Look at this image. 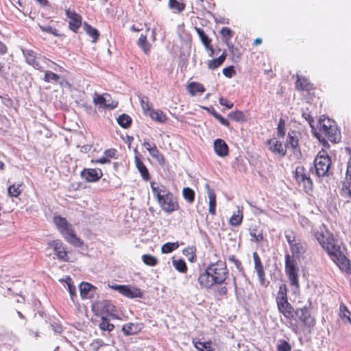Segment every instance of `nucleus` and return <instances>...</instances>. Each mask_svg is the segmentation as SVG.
Segmentation results:
<instances>
[{
    "mask_svg": "<svg viewBox=\"0 0 351 351\" xmlns=\"http://www.w3.org/2000/svg\"><path fill=\"white\" fill-rule=\"evenodd\" d=\"M220 33L221 36L223 37L224 41L226 43H228L231 37L232 36V30L228 27H223Z\"/></svg>",
    "mask_w": 351,
    "mask_h": 351,
    "instance_id": "49",
    "label": "nucleus"
},
{
    "mask_svg": "<svg viewBox=\"0 0 351 351\" xmlns=\"http://www.w3.org/2000/svg\"><path fill=\"white\" fill-rule=\"evenodd\" d=\"M285 237L293 256L299 257L304 253L306 250L305 243H302L300 239H297L292 232H286Z\"/></svg>",
    "mask_w": 351,
    "mask_h": 351,
    "instance_id": "10",
    "label": "nucleus"
},
{
    "mask_svg": "<svg viewBox=\"0 0 351 351\" xmlns=\"http://www.w3.org/2000/svg\"><path fill=\"white\" fill-rule=\"evenodd\" d=\"M255 269L257 273L260 282H261V284L263 285L264 283L265 279V271H264L263 265H261L255 267Z\"/></svg>",
    "mask_w": 351,
    "mask_h": 351,
    "instance_id": "51",
    "label": "nucleus"
},
{
    "mask_svg": "<svg viewBox=\"0 0 351 351\" xmlns=\"http://www.w3.org/2000/svg\"><path fill=\"white\" fill-rule=\"evenodd\" d=\"M138 45L143 49L145 53H148L149 51V45L147 43L146 36L141 35L138 40Z\"/></svg>",
    "mask_w": 351,
    "mask_h": 351,
    "instance_id": "46",
    "label": "nucleus"
},
{
    "mask_svg": "<svg viewBox=\"0 0 351 351\" xmlns=\"http://www.w3.org/2000/svg\"><path fill=\"white\" fill-rule=\"evenodd\" d=\"M99 328L102 330L112 331L114 326L112 324H110L106 317H102L101 321L99 323Z\"/></svg>",
    "mask_w": 351,
    "mask_h": 351,
    "instance_id": "45",
    "label": "nucleus"
},
{
    "mask_svg": "<svg viewBox=\"0 0 351 351\" xmlns=\"http://www.w3.org/2000/svg\"><path fill=\"white\" fill-rule=\"evenodd\" d=\"M106 98H110V95H108V94H105L104 95H97L94 97V103L95 104H99L101 106L110 108L111 109H113L117 106L118 101H117L115 100H112L111 103H106Z\"/></svg>",
    "mask_w": 351,
    "mask_h": 351,
    "instance_id": "19",
    "label": "nucleus"
},
{
    "mask_svg": "<svg viewBox=\"0 0 351 351\" xmlns=\"http://www.w3.org/2000/svg\"><path fill=\"white\" fill-rule=\"evenodd\" d=\"M84 29L86 32L93 38V42H96L99 36L97 30L86 23L84 25Z\"/></svg>",
    "mask_w": 351,
    "mask_h": 351,
    "instance_id": "37",
    "label": "nucleus"
},
{
    "mask_svg": "<svg viewBox=\"0 0 351 351\" xmlns=\"http://www.w3.org/2000/svg\"><path fill=\"white\" fill-rule=\"evenodd\" d=\"M117 122L120 126L123 128H128L132 123V119L126 114H122L117 119Z\"/></svg>",
    "mask_w": 351,
    "mask_h": 351,
    "instance_id": "33",
    "label": "nucleus"
},
{
    "mask_svg": "<svg viewBox=\"0 0 351 351\" xmlns=\"http://www.w3.org/2000/svg\"><path fill=\"white\" fill-rule=\"evenodd\" d=\"M285 148L291 147L293 149H297L298 146V135L295 131L289 132L285 144Z\"/></svg>",
    "mask_w": 351,
    "mask_h": 351,
    "instance_id": "24",
    "label": "nucleus"
},
{
    "mask_svg": "<svg viewBox=\"0 0 351 351\" xmlns=\"http://www.w3.org/2000/svg\"><path fill=\"white\" fill-rule=\"evenodd\" d=\"M195 347L199 351H213L211 348L210 341L201 342L197 341L194 343Z\"/></svg>",
    "mask_w": 351,
    "mask_h": 351,
    "instance_id": "40",
    "label": "nucleus"
},
{
    "mask_svg": "<svg viewBox=\"0 0 351 351\" xmlns=\"http://www.w3.org/2000/svg\"><path fill=\"white\" fill-rule=\"evenodd\" d=\"M213 114L220 122L221 124L227 127L229 126V121L226 119L223 118L221 114H218L215 111L213 112Z\"/></svg>",
    "mask_w": 351,
    "mask_h": 351,
    "instance_id": "55",
    "label": "nucleus"
},
{
    "mask_svg": "<svg viewBox=\"0 0 351 351\" xmlns=\"http://www.w3.org/2000/svg\"><path fill=\"white\" fill-rule=\"evenodd\" d=\"M151 188L154 196L165 212L170 213L178 209L179 206L176 197L165 186L152 182Z\"/></svg>",
    "mask_w": 351,
    "mask_h": 351,
    "instance_id": "3",
    "label": "nucleus"
},
{
    "mask_svg": "<svg viewBox=\"0 0 351 351\" xmlns=\"http://www.w3.org/2000/svg\"><path fill=\"white\" fill-rule=\"evenodd\" d=\"M142 260L145 265L152 267L155 266L158 263L157 258L155 256L150 254L143 255Z\"/></svg>",
    "mask_w": 351,
    "mask_h": 351,
    "instance_id": "39",
    "label": "nucleus"
},
{
    "mask_svg": "<svg viewBox=\"0 0 351 351\" xmlns=\"http://www.w3.org/2000/svg\"><path fill=\"white\" fill-rule=\"evenodd\" d=\"M346 151L350 154V159L347 163L346 174L343 183L341 192L344 197L351 199V149L346 148Z\"/></svg>",
    "mask_w": 351,
    "mask_h": 351,
    "instance_id": "13",
    "label": "nucleus"
},
{
    "mask_svg": "<svg viewBox=\"0 0 351 351\" xmlns=\"http://www.w3.org/2000/svg\"><path fill=\"white\" fill-rule=\"evenodd\" d=\"M39 27L43 32H47L53 35H58L57 30L49 25H39Z\"/></svg>",
    "mask_w": 351,
    "mask_h": 351,
    "instance_id": "54",
    "label": "nucleus"
},
{
    "mask_svg": "<svg viewBox=\"0 0 351 351\" xmlns=\"http://www.w3.org/2000/svg\"><path fill=\"white\" fill-rule=\"evenodd\" d=\"M98 306L101 307L108 313H112L114 311V306L108 301H102L97 304Z\"/></svg>",
    "mask_w": 351,
    "mask_h": 351,
    "instance_id": "48",
    "label": "nucleus"
},
{
    "mask_svg": "<svg viewBox=\"0 0 351 351\" xmlns=\"http://www.w3.org/2000/svg\"><path fill=\"white\" fill-rule=\"evenodd\" d=\"M228 116L230 118L238 121L242 119L243 113L239 111L231 112Z\"/></svg>",
    "mask_w": 351,
    "mask_h": 351,
    "instance_id": "56",
    "label": "nucleus"
},
{
    "mask_svg": "<svg viewBox=\"0 0 351 351\" xmlns=\"http://www.w3.org/2000/svg\"><path fill=\"white\" fill-rule=\"evenodd\" d=\"M314 235L340 269L347 273H351L349 260L342 254L340 245L337 241L335 240L332 234L324 226L315 232Z\"/></svg>",
    "mask_w": 351,
    "mask_h": 351,
    "instance_id": "1",
    "label": "nucleus"
},
{
    "mask_svg": "<svg viewBox=\"0 0 351 351\" xmlns=\"http://www.w3.org/2000/svg\"><path fill=\"white\" fill-rule=\"evenodd\" d=\"M182 195L184 199H186L189 202L191 203L194 201L195 193L189 187L184 188L182 190Z\"/></svg>",
    "mask_w": 351,
    "mask_h": 351,
    "instance_id": "43",
    "label": "nucleus"
},
{
    "mask_svg": "<svg viewBox=\"0 0 351 351\" xmlns=\"http://www.w3.org/2000/svg\"><path fill=\"white\" fill-rule=\"evenodd\" d=\"M141 104L145 113H147V112H150L151 110L149 108V104L147 101L144 99V98H142L141 99Z\"/></svg>",
    "mask_w": 351,
    "mask_h": 351,
    "instance_id": "59",
    "label": "nucleus"
},
{
    "mask_svg": "<svg viewBox=\"0 0 351 351\" xmlns=\"http://www.w3.org/2000/svg\"><path fill=\"white\" fill-rule=\"evenodd\" d=\"M53 221L58 230L61 232L63 237L68 243L75 247H80L82 245L83 242L75 234L72 226L67 222L65 218L60 216H55L53 217Z\"/></svg>",
    "mask_w": 351,
    "mask_h": 351,
    "instance_id": "5",
    "label": "nucleus"
},
{
    "mask_svg": "<svg viewBox=\"0 0 351 351\" xmlns=\"http://www.w3.org/2000/svg\"><path fill=\"white\" fill-rule=\"evenodd\" d=\"M226 58V54L223 52L218 58L209 60L208 62V67L211 70L218 68L224 62Z\"/></svg>",
    "mask_w": 351,
    "mask_h": 351,
    "instance_id": "29",
    "label": "nucleus"
},
{
    "mask_svg": "<svg viewBox=\"0 0 351 351\" xmlns=\"http://www.w3.org/2000/svg\"><path fill=\"white\" fill-rule=\"evenodd\" d=\"M47 245L53 250L56 257L59 260L66 262L69 261L66 247L64 246L61 240L56 239L51 241L47 243Z\"/></svg>",
    "mask_w": 351,
    "mask_h": 351,
    "instance_id": "12",
    "label": "nucleus"
},
{
    "mask_svg": "<svg viewBox=\"0 0 351 351\" xmlns=\"http://www.w3.org/2000/svg\"><path fill=\"white\" fill-rule=\"evenodd\" d=\"M268 149L274 154L282 158L286 154L285 146L283 147L282 143L276 138L269 139L267 141Z\"/></svg>",
    "mask_w": 351,
    "mask_h": 351,
    "instance_id": "14",
    "label": "nucleus"
},
{
    "mask_svg": "<svg viewBox=\"0 0 351 351\" xmlns=\"http://www.w3.org/2000/svg\"><path fill=\"white\" fill-rule=\"evenodd\" d=\"M290 327L294 332L298 333L300 332V327L297 324H293L291 321H290Z\"/></svg>",
    "mask_w": 351,
    "mask_h": 351,
    "instance_id": "64",
    "label": "nucleus"
},
{
    "mask_svg": "<svg viewBox=\"0 0 351 351\" xmlns=\"http://www.w3.org/2000/svg\"><path fill=\"white\" fill-rule=\"evenodd\" d=\"M143 146L147 150L149 154L154 158H156L159 163L163 164L165 162L163 155L158 151L154 143H150L149 141H145L143 143Z\"/></svg>",
    "mask_w": 351,
    "mask_h": 351,
    "instance_id": "15",
    "label": "nucleus"
},
{
    "mask_svg": "<svg viewBox=\"0 0 351 351\" xmlns=\"http://www.w3.org/2000/svg\"><path fill=\"white\" fill-rule=\"evenodd\" d=\"M276 303L277 305L280 303H285L286 302H288L287 299V288L286 285L282 284L279 287V290L277 293L276 296Z\"/></svg>",
    "mask_w": 351,
    "mask_h": 351,
    "instance_id": "26",
    "label": "nucleus"
},
{
    "mask_svg": "<svg viewBox=\"0 0 351 351\" xmlns=\"http://www.w3.org/2000/svg\"><path fill=\"white\" fill-rule=\"evenodd\" d=\"M195 30L205 47L207 49H210L211 51V53L213 54V47L210 45V39L208 37L207 35H206L202 29L199 27H195Z\"/></svg>",
    "mask_w": 351,
    "mask_h": 351,
    "instance_id": "27",
    "label": "nucleus"
},
{
    "mask_svg": "<svg viewBox=\"0 0 351 351\" xmlns=\"http://www.w3.org/2000/svg\"><path fill=\"white\" fill-rule=\"evenodd\" d=\"M295 315L301 322L303 330L310 331L311 328L315 324V319L311 315L308 310L306 307L296 309L293 313V317Z\"/></svg>",
    "mask_w": 351,
    "mask_h": 351,
    "instance_id": "9",
    "label": "nucleus"
},
{
    "mask_svg": "<svg viewBox=\"0 0 351 351\" xmlns=\"http://www.w3.org/2000/svg\"><path fill=\"white\" fill-rule=\"evenodd\" d=\"M277 306L279 311L282 313L286 318L289 319L293 318L295 310L289 302L280 303Z\"/></svg>",
    "mask_w": 351,
    "mask_h": 351,
    "instance_id": "22",
    "label": "nucleus"
},
{
    "mask_svg": "<svg viewBox=\"0 0 351 351\" xmlns=\"http://www.w3.org/2000/svg\"><path fill=\"white\" fill-rule=\"evenodd\" d=\"M122 330L125 335H130L136 332V327L133 324H126L123 326Z\"/></svg>",
    "mask_w": 351,
    "mask_h": 351,
    "instance_id": "47",
    "label": "nucleus"
},
{
    "mask_svg": "<svg viewBox=\"0 0 351 351\" xmlns=\"http://www.w3.org/2000/svg\"><path fill=\"white\" fill-rule=\"evenodd\" d=\"M112 289L117 291L119 293L122 294L126 298L133 299L143 297L142 291L135 287L130 285H115L110 287Z\"/></svg>",
    "mask_w": 351,
    "mask_h": 351,
    "instance_id": "11",
    "label": "nucleus"
},
{
    "mask_svg": "<svg viewBox=\"0 0 351 351\" xmlns=\"http://www.w3.org/2000/svg\"><path fill=\"white\" fill-rule=\"evenodd\" d=\"M214 149L215 153L221 157H224L228 154V145L222 139L218 138L214 141Z\"/></svg>",
    "mask_w": 351,
    "mask_h": 351,
    "instance_id": "20",
    "label": "nucleus"
},
{
    "mask_svg": "<svg viewBox=\"0 0 351 351\" xmlns=\"http://www.w3.org/2000/svg\"><path fill=\"white\" fill-rule=\"evenodd\" d=\"M285 270L288 275L291 285L294 286L297 289L299 288L298 276V269L296 267L295 261L289 254L285 256Z\"/></svg>",
    "mask_w": 351,
    "mask_h": 351,
    "instance_id": "7",
    "label": "nucleus"
},
{
    "mask_svg": "<svg viewBox=\"0 0 351 351\" xmlns=\"http://www.w3.org/2000/svg\"><path fill=\"white\" fill-rule=\"evenodd\" d=\"M234 73V66H230L223 69V74L227 77H231Z\"/></svg>",
    "mask_w": 351,
    "mask_h": 351,
    "instance_id": "57",
    "label": "nucleus"
},
{
    "mask_svg": "<svg viewBox=\"0 0 351 351\" xmlns=\"http://www.w3.org/2000/svg\"><path fill=\"white\" fill-rule=\"evenodd\" d=\"M45 73V74L43 80L46 82H57L60 79L59 75L51 71H47Z\"/></svg>",
    "mask_w": 351,
    "mask_h": 351,
    "instance_id": "44",
    "label": "nucleus"
},
{
    "mask_svg": "<svg viewBox=\"0 0 351 351\" xmlns=\"http://www.w3.org/2000/svg\"><path fill=\"white\" fill-rule=\"evenodd\" d=\"M179 247V244L178 242L174 243H166L164 245H162L161 247V252L163 254H168L171 253L175 250L178 249Z\"/></svg>",
    "mask_w": 351,
    "mask_h": 351,
    "instance_id": "35",
    "label": "nucleus"
},
{
    "mask_svg": "<svg viewBox=\"0 0 351 351\" xmlns=\"http://www.w3.org/2000/svg\"><path fill=\"white\" fill-rule=\"evenodd\" d=\"M92 162H94V160H92ZM95 162L96 163L106 164V163H109L110 162V160L105 155H104L103 157L95 160Z\"/></svg>",
    "mask_w": 351,
    "mask_h": 351,
    "instance_id": "62",
    "label": "nucleus"
},
{
    "mask_svg": "<svg viewBox=\"0 0 351 351\" xmlns=\"http://www.w3.org/2000/svg\"><path fill=\"white\" fill-rule=\"evenodd\" d=\"M295 179L300 185H302L306 191H310L313 187V182L310 178V171L302 166L295 169Z\"/></svg>",
    "mask_w": 351,
    "mask_h": 351,
    "instance_id": "8",
    "label": "nucleus"
},
{
    "mask_svg": "<svg viewBox=\"0 0 351 351\" xmlns=\"http://www.w3.org/2000/svg\"><path fill=\"white\" fill-rule=\"evenodd\" d=\"M278 134L279 136L284 137L285 135V124L282 119H280L278 125Z\"/></svg>",
    "mask_w": 351,
    "mask_h": 351,
    "instance_id": "53",
    "label": "nucleus"
},
{
    "mask_svg": "<svg viewBox=\"0 0 351 351\" xmlns=\"http://www.w3.org/2000/svg\"><path fill=\"white\" fill-rule=\"evenodd\" d=\"M277 348L278 351H291V346L286 341H280Z\"/></svg>",
    "mask_w": 351,
    "mask_h": 351,
    "instance_id": "52",
    "label": "nucleus"
},
{
    "mask_svg": "<svg viewBox=\"0 0 351 351\" xmlns=\"http://www.w3.org/2000/svg\"><path fill=\"white\" fill-rule=\"evenodd\" d=\"M147 114L153 120L159 123H164L167 120L166 114L160 110H152Z\"/></svg>",
    "mask_w": 351,
    "mask_h": 351,
    "instance_id": "28",
    "label": "nucleus"
},
{
    "mask_svg": "<svg viewBox=\"0 0 351 351\" xmlns=\"http://www.w3.org/2000/svg\"><path fill=\"white\" fill-rule=\"evenodd\" d=\"M80 295L83 299H90L93 297L96 288L88 282H82L80 285Z\"/></svg>",
    "mask_w": 351,
    "mask_h": 351,
    "instance_id": "18",
    "label": "nucleus"
},
{
    "mask_svg": "<svg viewBox=\"0 0 351 351\" xmlns=\"http://www.w3.org/2000/svg\"><path fill=\"white\" fill-rule=\"evenodd\" d=\"M205 188L207 191L208 197L209 199V213L212 215H215L216 214V195L215 191L210 189L208 184H205Z\"/></svg>",
    "mask_w": 351,
    "mask_h": 351,
    "instance_id": "21",
    "label": "nucleus"
},
{
    "mask_svg": "<svg viewBox=\"0 0 351 351\" xmlns=\"http://www.w3.org/2000/svg\"><path fill=\"white\" fill-rule=\"evenodd\" d=\"M295 86L299 90H309L313 88V84H311L306 78L297 74Z\"/></svg>",
    "mask_w": 351,
    "mask_h": 351,
    "instance_id": "25",
    "label": "nucleus"
},
{
    "mask_svg": "<svg viewBox=\"0 0 351 351\" xmlns=\"http://www.w3.org/2000/svg\"><path fill=\"white\" fill-rule=\"evenodd\" d=\"M21 184H12L10 185L8 189V193L10 196L17 197L21 193Z\"/></svg>",
    "mask_w": 351,
    "mask_h": 351,
    "instance_id": "42",
    "label": "nucleus"
},
{
    "mask_svg": "<svg viewBox=\"0 0 351 351\" xmlns=\"http://www.w3.org/2000/svg\"><path fill=\"white\" fill-rule=\"evenodd\" d=\"M228 269L224 261H218L210 264L205 271L198 278V282L204 289H210L215 285L222 284L226 279Z\"/></svg>",
    "mask_w": 351,
    "mask_h": 351,
    "instance_id": "2",
    "label": "nucleus"
},
{
    "mask_svg": "<svg viewBox=\"0 0 351 351\" xmlns=\"http://www.w3.org/2000/svg\"><path fill=\"white\" fill-rule=\"evenodd\" d=\"M250 234L251 237V241H255V242H260L263 241V236L262 234V232L260 230H258L256 229H250Z\"/></svg>",
    "mask_w": 351,
    "mask_h": 351,
    "instance_id": "38",
    "label": "nucleus"
},
{
    "mask_svg": "<svg viewBox=\"0 0 351 351\" xmlns=\"http://www.w3.org/2000/svg\"><path fill=\"white\" fill-rule=\"evenodd\" d=\"M187 89L192 96H194L197 93H204L205 91L204 86L197 82H191L188 86Z\"/></svg>",
    "mask_w": 351,
    "mask_h": 351,
    "instance_id": "31",
    "label": "nucleus"
},
{
    "mask_svg": "<svg viewBox=\"0 0 351 351\" xmlns=\"http://www.w3.org/2000/svg\"><path fill=\"white\" fill-rule=\"evenodd\" d=\"M317 130L315 135L320 141H324L326 138L333 143L340 140V132L335 122L329 118L321 117L317 123Z\"/></svg>",
    "mask_w": 351,
    "mask_h": 351,
    "instance_id": "4",
    "label": "nucleus"
},
{
    "mask_svg": "<svg viewBox=\"0 0 351 351\" xmlns=\"http://www.w3.org/2000/svg\"><path fill=\"white\" fill-rule=\"evenodd\" d=\"M253 258L254 262V267L262 265L261 259L256 252L253 253Z\"/></svg>",
    "mask_w": 351,
    "mask_h": 351,
    "instance_id": "63",
    "label": "nucleus"
},
{
    "mask_svg": "<svg viewBox=\"0 0 351 351\" xmlns=\"http://www.w3.org/2000/svg\"><path fill=\"white\" fill-rule=\"evenodd\" d=\"M169 6L172 9H176L179 12L183 11L184 9V5L179 3L177 0H169Z\"/></svg>",
    "mask_w": 351,
    "mask_h": 351,
    "instance_id": "50",
    "label": "nucleus"
},
{
    "mask_svg": "<svg viewBox=\"0 0 351 351\" xmlns=\"http://www.w3.org/2000/svg\"><path fill=\"white\" fill-rule=\"evenodd\" d=\"M26 58V62L34 66L36 69L44 71L43 66L40 64L39 60L32 51H27L25 53Z\"/></svg>",
    "mask_w": 351,
    "mask_h": 351,
    "instance_id": "23",
    "label": "nucleus"
},
{
    "mask_svg": "<svg viewBox=\"0 0 351 351\" xmlns=\"http://www.w3.org/2000/svg\"><path fill=\"white\" fill-rule=\"evenodd\" d=\"M243 220V213L239 208L237 213H234L230 219V223L233 226H237L240 225Z\"/></svg>",
    "mask_w": 351,
    "mask_h": 351,
    "instance_id": "34",
    "label": "nucleus"
},
{
    "mask_svg": "<svg viewBox=\"0 0 351 351\" xmlns=\"http://www.w3.org/2000/svg\"><path fill=\"white\" fill-rule=\"evenodd\" d=\"M330 158L325 150L318 152L314 160L315 173L318 177H322L327 174L330 167Z\"/></svg>",
    "mask_w": 351,
    "mask_h": 351,
    "instance_id": "6",
    "label": "nucleus"
},
{
    "mask_svg": "<svg viewBox=\"0 0 351 351\" xmlns=\"http://www.w3.org/2000/svg\"><path fill=\"white\" fill-rule=\"evenodd\" d=\"M136 166L138 170L140 171L143 178L145 180H148L149 179V174L148 170L143 162L138 158H136Z\"/></svg>",
    "mask_w": 351,
    "mask_h": 351,
    "instance_id": "30",
    "label": "nucleus"
},
{
    "mask_svg": "<svg viewBox=\"0 0 351 351\" xmlns=\"http://www.w3.org/2000/svg\"><path fill=\"white\" fill-rule=\"evenodd\" d=\"M81 175L88 182H96L101 178L103 174L101 169H85Z\"/></svg>",
    "mask_w": 351,
    "mask_h": 351,
    "instance_id": "17",
    "label": "nucleus"
},
{
    "mask_svg": "<svg viewBox=\"0 0 351 351\" xmlns=\"http://www.w3.org/2000/svg\"><path fill=\"white\" fill-rule=\"evenodd\" d=\"M64 281L66 283L71 298L74 302V298L76 296L75 287L73 285L72 280L69 276H66Z\"/></svg>",
    "mask_w": 351,
    "mask_h": 351,
    "instance_id": "41",
    "label": "nucleus"
},
{
    "mask_svg": "<svg viewBox=\"0 0 351 351\" xmlns=\"http://www.w3.org/2000/svg\"><path fill=\"white\" fill-rule=\"evenodd\" d=\"M104 345H105L104 343L101 340H99V339L95 340L92 343V346L96 350H98L99 348L102 347Z\"/></svg>",
    "mask_w": 351,
    "mask_h": 351,
    "instance_id": "61",
    "label": "nucleus"
},
{
    "mask_svg": "<svg viewBox=\"0 0 351 351\" xmlns=\"http://www.w3.org/2000/svg\"><path fill=\"white\" fill-rule=\"evenodd\" d=\"M173 267L180 272L184 273L187 270V267L186 263L182 259H173Z\"/></svg>",
    "mask_w": 351,
    "mask_h": 351,
    "instance_id": "36",
    "label": "nucleus"
},
{
    "mask_svg": "<svg viewBox=\"0 0 351 351\" xmlns=\"http://www.w3.org/2000/svg\"><path fill=\"white\" fill-rule=\"evenodd\" d=\"M219 103L221 105L226 106L228 109L232 108L233 106V104L232 102L223 97L219 98Z\"/></svg>",
    "mask_w": 351,
    "mask_h": 351,
    "instance_id": "58",
    "label": "nucleus"
},
{
    "mask_svg": "<svg viewBox=\"0 0 351 351\" xmlns=\"http://www.w3.org/2000/svg\"><path fill=\"white\" fill-rule=\"evenodd\" d=\"M66 16L69 19V25L70 29L76 32L82 24L81 16L75 11L70 10L66 11Z\"/></svg>",
    "mask_w": 351,
    "mask_h": 351,
    "instance_id": "16",
    "label": "nucleus"
},
{
    "mask_svg": "<svg viewBox=\"0 0 351 351\" xmlns=\"http://www.w3.org/2000/svg\"><path fill=\"white\" fill-rule=\"evenodd\" d=\"M339 316L345 322L351 324V313L345 304H341L339 307Z\"/></svg>",
    "mask_w": 351,
    "mask_h": 351,
    "instance_id": "32",
    "label": "nucleus"
},
{
    "mask_svg": "<svg viewBox=\"0 0 351 351\" xmlns=\"http://www.w3.org/2000/svg\"><path fill=\"white\" fill-rule=\"evenodd\" d=\"M115 153H116V150L114 149H108L106 150L105 152H104V155L108 158L110 160V158H112L114 157L115 156Z\"/></svg>",
    "mask_w": 351,
    "mask_h": 351,
    "instance_id": "60",
    "label": "nucleus"
}]
</instances>
